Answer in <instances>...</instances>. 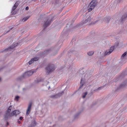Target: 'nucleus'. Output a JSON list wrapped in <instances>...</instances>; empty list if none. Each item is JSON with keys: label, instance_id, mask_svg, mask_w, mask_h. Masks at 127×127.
Wrapping results in <instances>:
<instances>
[{"label": "nucleus", "instance_id": "nucleus-1", "mask_svg": "<svg viewBox=\"0 0 127 127\" xmlns=\"http://www.w3.org/2000/svg\"><path fill=\"white\" fill-rule=\"evenodd\" d=\"M97 0H92L89 4L88 7V12L91 11L97 5Z\"/></svg>", "mask_w": 127, "mask_h": 127}, {"label": "nucleus", "instance_id": "nucleus-2", "mask_svg": "<svg viewBox=\"0 0 127 127\" xmlns=\"http://www.w3.org/2000/svg\"><path fill=\"white\" fill-rule=\"evenodd\" d=\"M46 70L47 73H49L55 70V66L53 64H49L46 68Z\"/></svg>", "mask_w": 127, "mask_h": 127}, {"label": "nucleus", "instance_id": "nucleus-3", "mask_svg": "<svg viewBox=\"0 0 127 127\" xmlns=\"http://www.w3.org/2000/svg\"><path fill=\"white\" fill-rule=\"evenodd\" d=\"M91 20V17L89 16H88L86 17V18L85 21H82L80 24V26H82L84 24H85L89 22Z\"/></svg>", "mask_w": 127, "mask_h": 127}, {"label": "nucleus", "instance_id": "nucleus-4", "mask_svg": "<svg viewBox=\"0 0 127 127\" xmlns=\"http://www.w3.org/2000/svg\"><path fill=\"white\" fill-rule=\"evenodd\" d=\"M32 74V70H30L25 72L23 74V77L24 78H26L31 76Z\"/></svg>", "mask_w": 127, "mask_h": 127}, {"label": "nucleus", "instance_id": "nucleus-5", "mask_svg": "<svg viewBox=\"0 0 127 127\" xmlns=\"http://www.w3.org/2000/svg\"><path fill=\"white\" fill-rule=\"evenodd\" d=\"M51 20L50 18L46 20L44 22V23L43 25V26L44 28H46L49 26L51 24Z\"/></svg>", "mask_w": 127, "mask_h": 127}, {"label": "nucleus", "instance_id": "nucleus-6", "mask_svg": "<svg viewBox=\"0 0 127 127\" xmlns=\"http://www.w3.org/2000/svg\"><path fill=\"white\" fill-rule=\"evenodd\" d=\"M114 46H112L110 48L109 51H106L104 53V56L109 55L114 50Z\"/></svg>", "mask_w": 127, "mask_h": 127}, {"label": "nucleus", "instance_id": "nucleus-7", "mask_svg": "<svg viewBox=\"0 0 127 127\" xmlns=\"http://www.w3.org/2000/svg\"><path fill=\"white\" fill-rule=\"evenodd\" d=\"M32 104V103L30 102L28 105L26 112V115L27 116L29 115L31 111Z\"/></svg>", "mask_w": 127, "mask_h": 127}, {"label": "nucleus", "instance_id": "nucleus-8", "mask_svg": "<svg viewBox=\"0 0 127 127\" xmlns=\"http://www.w3.org/2000/svg\"><path fill=\"white\" fill-rule=\"evenodd\" d=\"M64 93L63 91H62L61 93H59L58 94L52 95L51 96V97L53 98H56L59 97L60 96L63 95Z\"/></svg>", "mask_w": 127, "mask_h": 127}, {"label": "nucleus", "instance_id": "nucleus-9", "mask_svg": "<svg viewBox=\"0 0 127 127\" xmlns=\"http://www.w3.org/2000/svg\"><path fill=\"white\" fill-rule=\"evenodd\" d=\"M12 116L11 113H10V112L6 111L4 115V118L6 119H7Z\"/></svg>", "mask_w": 127, "mask_h": 127}, {"label": "nucleus", "instance_id": "nucleus-10", "mask_svg": "<svg viewBox=\"0 0 127 127\" xmlns=\"http://www.w3.org/2000/svg\"><path fill=\"white\" fill-rule=\"evenodd\" d=\"M39 59V58L38 57H35L33 58L30 61H29L28 63L29 64H31L32 63L34 62L37 61Z\"/></svg>", "mask_w": 127, "mask_h": 127}, {"label": "nucleus", "instance_id": "nucleus-11", "mask_svg": "<svg viewBox=\"0 0 127 127\" xmlns=\"http://www.w3.org/2000/svg\"><path fill=\"white\" fill-rule=\"evenodd\" d=\"M18 43H16L15 44L12 45L11 46L5 49V51L8 50H10L11 49H13V48H14L15 46H17L18 45Z\"/></svg>", "mask_w": 127, "mask_h": 127}, {"label": "nucleus", "instance_id": "nucleus-12", "mask_svg": "<svg viewBox=\"0 0 127 127\" xmlns=\"http://www.w3.org/2000/svg\"><path fill=\"white\" fill-rule=\"evenodd\" d=\"M127 85V80L125 81L122 84H121L120 86V88H122Z\"/></svg>", "mask_w": 127, "mask_h": 127}, {"label": "nucleus", "instance_id": "nucleus-13", "mask_svg": "<svg viewBox=\"0 0 127 127\" xmlns=\"http://www.w3.org/2000/svg\"><path fill=\"white\" fill-rule=\"evenodd\" d=\"M20 112L18 110H15L13 111L12 113H11L12 116H16L17 115L19 114Z\"/></svg>", "mask_w": 127, "mask_h": 127}, {"label": "nucleus", "instance_id": "nucleus-14", "mask_svg": "<svg viewBox=\"0 0 127 127\" xmlns=\"http://www.w3.org/2000/svg\"><path fill=\"white\" fill-rule=\"evenodd\" d=\"M36 123L35 120L32 121L31 125H30L28 127H34L36 125Z\"/></svg>", "mask_w": 127, "mask_h": 127}, {"label": "nucleus", "instance_id": "nucleus-15", "mask_svg": "<svg viewBox=\"0 0 127 127\" xmlns=\"http://www.w3.org/2000/svg\"><path fill=\"white\" fill-rule=\"evenodd\" d=\"M127 18V12L123 15L121 18V21H124L126 18Z\"/></svg>", "mask_w": 127, "mask_h": 127}, {"label": "nucleus", "instance_id": "nucleus-16", "mask_svg": "<svg viewBox=\"0 0 127 127\" xmlns=\"http://www.w3.org/2000/svg\"><path fill=\"white\" fill-rule=\"evenodd\" d=\"M18 2H16L15 3V4L13 6L12 9V11H14L17 8V7L18 6Z\"/></svg>", "mask_w": 127, "mask_h": 127}, {"label": "nucleus", "instance_id": "nucleus-17", "mask_svg": "<svg viewBox=\"0 0 127 127\" xmlns=\"http://www.w3.org/2000/svg\"><path fill=\"white\" fill-rule=\"evenodd\" d=\"M85 83V80L83 78H82L81 79L80 83V87H82L84 85Z\"/></svg>", "mask_w": 127, "mask_h": 127}, {"label": "nucleus", "instance_id": "nucleus-18", "mask_svg": "<svg viewBox=\"0 0 127 127\" xmlns=\"http://www.w3.org/2000/svg\"><path fill=\"white\" fill-rule=\"evenodd\" d=\"M121 77L120 76H118L115 78L114 79V81L116 82L118 80H120L121 79Z\"/></svg>", "mask_w": 127, "mask_h": 127}, {"label": "nucleus", "instance_id": "nucleus-19", "mask_svg": "<svg viewBox=\"0 0 127 127\" xmlns=\"http://www.w3.org/2000/svg\"><path fill=\"white\" fill-rule=\"evenodd\" d=\"M29 16H28L24 18L22 20V21L23 22H25L29 18Z\"/></svg>", "mask_w": 127, "mask_h": 127}, {"label": "nucleus", "instance_id": "nucleus-20", "mask_svg": "<svg viewBox=\"0 0 127 127\" xmlns=\"http://www.w3.org/2000/svg\"><path fill=\"white\" fill-rule=\"evenodd\" d=\"M94 53V52L93 51H89L88 53V54L89 55L91 56Z\"/></svg>", "mask_w": 127, "mask_h": 127}, {"label": "nucleus", "instance_id": "nucleus-21", "mask_svg": "<svg viewBox=\"0 0 127 127\" xmlns=\"http://www.w3.org/2000/svg\"><path fill=\"white\" fill-rule=\"evenodd\" d=\"M12 106H10L8 108L7 110L6 111L8 112H10V111L11 110L12 108Z\"/></svg>", "mask_w": 127, "mask_h": 127}, {"label": "nucleus", "instance_id": "nucleus-22", "mask_svg": "<svg viewBox=\"0 0 127 127\" xmlns=\"http://www.w3.org/2000/svg\"><path fill=\"white\" fill-rule=\"evenodd\" d=\"M104 21L106 23H108L109 21V19L108 18H105L104 19Z\"/></svg>", "mask_w": 127, "mask_h": 127}, {"label": "nucleus", "instance_id": "nucleus-23", "mask_svg": "<svg viewBox=\"0 0 127 127\" xmlns=\"http://www.w3.org/2000/svg\"><path fill=\"white\" fill-rule=\"evenodd\" d=\"M80 112H78L74 116L75 118H77L79 116V115H80Z\"/></svg>", "mask_w": 127, "mask_h": 127}, {"label": "nucleus", "instance_id": "nucleus-24", "mask_svg": "<svg viewBox=\"0 0 127 127\" xmlns=\"http://www.w3.org/2000/svg\"><path fill=\"white\" fill-rule=\"evenodd\" d=\"M88 94V92H85L84 94L83 95H82V97L83 98H85L86 95H87Z\"/></svg>", "mask_w": 127, "mask_h": 127}, {"label": "nucleus", "instance_id": "nucleus-25", "mask_svg": "<svg viewBox=\"0 0 127 127\" xmlns=\"http://www.w3.org/2000/svg\"><path fill=\"white\" fill-rule=\"evenodd\" d=\"M127 54V52H125L121 56V58H124L126 55Z\"/></svg>", "mask_w": 127, "mask_h": 127}, {"label": "nucleus", "instance_id": "nucleus-26", "mask_svg": "<svg viewBox=\"0 0 127 127\" xmlns=\"http://www.w3.org/2000/svg\"><path fill=\"white\" fill-rule=\"evenodd\" d=\"M42 80H43L41 79H38L37 80L36 82V83H38L39 82L42 81Z\"/></svg>", "mask_w": 127, "mask_h": 127}, {"label": "nucleus", "instance_id": "nucleus-27", "mask_svg": "<svg viewBox=\"0 0 127 127\" xmlns=\"http://www.w3.org/2000/svg\"><path fill=\"white\" fill-rule=\"evenodd\" d=\"M96 22H96L95 21L94 22H92L91 23H90L89 24V25H90L91 24H95Z\"/></svg>", "mask_w": 127, "mask_h": 127}, {"label": "nucleus", "instance_id": "nucleus-28", "mask_svg": "<svg viewBox=\"0 0 127 127\" xmlns=\"http://www.w3.org/2000/svg\"><path fill=\"white\" fill-rule=\"evenodd\" d=\"M19 98V96H15V98L17 100H18V99Z\"/></svg>", "mask_w": 127, "mask_h": 127}, {"label": "nucleus", "instance_id": "nucleus-29", "mask_svg": "<svg viewBox=\"0 0 127 127\" xmlns=\"http://www.w3.org/2000/svg\"><path fill=\"white\" fill-rule=\"evenodd\" d=\"M47 83H49V84H47V86L48 87V89H49V88H50V84L48 82H47Z\"/></svg>", "mask_w": 127, "mask_h": 127}, {"label": "nucleus", "instance_id": "nucleus-30", "mask_svg": "<svg viewBox=\"0 0 127 127\" xmlns=\"http://www.w3.org/2000/svg\"><path fill=\"white\" fill-rule=\"evenodd\" d=\"M36 69H35V70H33V71H32V74L33 73H34L35 72H36Z\"/></svg>", "mask_w": 127, "mask_h": 127}, {"label": "nucleus", "instance_id": "nucleus-31", "mask_svg": "<svg viewBox=\"0 0 127 127\" xmlns=\"http://www.w3.org/2000/svg\"><path fill=\"white\" fill-rule=\"evenodd\" d=\"M26 10H28L29 9V7L28 6L26 7Z\"/></svg>", "mask_w": 127, "mask_h": 127}, {"label": "nucleus", "instance_id": "nucleus-32", "mask_svg": "<svg viewBox=\"0 0 127 127\" xmlns=\"http://www.w3.org/2000/svg\"><path fill=\"white\" fill-rule=\"evenodd\" d=\"M23 118H22V117H20V118H19V119L20 120H21Z\"/></svg>", "mask_w": 127, "mask_h": 127}, {"label": "nucleus", "instance_id": "nucleus-33", "mask_svg": "<svg viewBox=\"0 0 127 127\" xmlns=\"http://www.w3.org/2000/svg\"><path fill=\"white\" fill-rule=\"evenodd\" d=\"M100 87H99L96 90H99L100 89Z\"/></svg>", "mask_w": 127, "mask_h": 127}, {"label": "nucleus", "instance_id": "nucleus-34", "mask_svg": "<svg viewBox=\"0 0 127 127\" xmlns=\"http://www.w3.org/2000/svg\"><path fill=\"white\" fill-rule=\"evenodd\" d=\"M26 89L25 88H23V90L24 91L26 90Z\"/></svg>", "mask_w": 127, "mask_h": 127}, {"label": "nucleus", "instance_id": "nucleus-35", "mask_svg": "<svg viewBox=\"0 0 127 127\" xmlns=\"http://www.w3.org/2000/svg\"><path fill=\"white\" fill-rule=\"evenodd\" d=\"M18 124H19L20 123V122L19 121H18Z\"/></svg>", "mask_w": 127, "mask_h": 127}, {"label": "nucleus", "instance_id": "nucleus-36", "mask_svg": "<svg viewBox=\"0 0 127 127\" xmlns=\"http://www.w3.org/2000/svg\"><path fill=\"white\" fill-rule=\"evenodd\" d=\"M1 78L0 77V82L1 81Z\"/></svg>", "mask_w": 127, "mask_h": 127}, {"label": "nucleus", "instance_id": "nucleus-37", "mask_svg": "<svg viewBox=\"0 0 127 127\" xmlns=\"http://www.w3.org/2000/svg\"><path fill=\"white\" fill-rule=\"evenodd\" d=\"M119 44V43H118L117 44L116 46H117Z\"/></svg>", "mask_w": 127, "mask_h": 127}, {"label": "nucleus", "instance_id": "nucleus-38", "mask_svg": "<svg viewBox=\"0 0 127 127\" xmlns=\"http://www.w3.org/2000/svg\"><path fill=\"white\" fill-rule=\"evenodd\" d=\"M12 29V28H11V29H10V30H9V31L10 30H11Z\"/></svg>", "mask_w": 127, "mask_h": 127}]
</instances>
